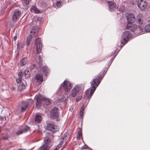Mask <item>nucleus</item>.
Masks as SVG:
<instances>
[{
    "mask_svg": "<svg viewBox=\"0 0 150 150\" xmlns=\"http://www.w3.org/2000/svg\"><path fill=\"white\" fill-rule=\"evenodd\" d=\"M84 110V108L83 107V106L81 108L80 112V117L81 118L83 116Z\"/></svg>",
    "mask_w": 150,
    "mask_h": 150,
    "instance_id": "nucleus-26",
    "label": "nucleus"
},
{
    "mask_svg": "<svg viewBox=\"0 0 150 150\" xmlns=\"http://www.w3.org/2000/svg\"><path fill=\"white\" fill-rule=\"evenodd\" d=\"M82 136V133L81 130L80 129L78 132V135L77 137V139H80L81 137Z\"/></svg>",
    "mask_w": 150,
    "mask_h": 150,
    "instance_id": "nucleus-28",
    "label": "nucleus"
},
{
    "mask_svg": "<svg viewBox=\"0 0 150 150\" xmlns=\"http://www.w3.org/2000/svg\"><path fill=\"white\" fill-rule=\"evenodd\" d=\"M67 133H65L64 135V137L63 138V140H65V141H66V139H67Z\"/></svg>",
    "mask_w": 150,
    "mask_h": 150,
    "instance_id": "nucleus-35",
    "label": "nucleus"
},
{
    "mask_svg": "<svg viewBox=\"0 0 150 150\" xmlns=\"http://www.w3.org/2000/svg\"><path fill=\"white\" fill-rule=\"evenodd\" d=\"M21 14V12L18 10L15 11L13 13L12 20L13 22H16L20 18Z\"/></svg>",
    "mask_w": 150,
    "mask_h": 150,
    "instance_id": "nucleus-10",
    "label": "nucleus"
},
{
    "mask_svg": "<svg viewBox=\"0 0 150 150\" xmlns=\"http://www.w3.org/2000/svg\"><path fill=\"white\" fill-rule=\"evenodd\" d=\"M117 50H115L114 51V52L113 53V57L112 58H111V60H113L115 58L116 56L117 53L119 52V51H117Z\"/></svg>",
    "mask_w": 150,
    "mask_h": 150,
    "instance_id": "nucleus-31",
    "label": "nucleus"
},
{
    "mask_svg": "<svg viewBox=\"0 0 150 150\" xmlns=\"http://www.w3.org/2000/svg\"><path fill=\"white\" fill-rule=\"evenodd\" d=\"M35 67V64H32L30 66V68L31 69H33Z\"/></svg>",
    "mask_w": 150,
    "mask_h": 150,
    "instance_id": "nucleus-39",
    "label": "nucleus"
},
{
    "mask_svg": "<svg viewBox=\"0 0 150 150\" xmlns=\"http://www.w3.org/2000/svg\"><path fill=\"white\" fill-rule=\"evenodd\" d=\"M47 129L51 131L53 133L59 131L58 127L51 124H48L46 127Z\"/></svg>",
    "mask_w": 150,
    "mask_h": 150,
    "instance_id": "nucleus-11",
    "label": "nucleus"
},
{
    "mask_svg": "<svg viewBox=\"0 0 150 150\" xmlns=\"http://www.w3.org/2000/svg\"><path fill=\"white\" fill-rule=\"evenodd\" d=\"M33 101L31 99L24 101H22L19 105L21 110L20 112H24L27 109L28 105H31Z\"/></svg>",
    "mask_w": 150,
    "mask_h": 150,
    "instance_id": "nucleus-4",
    "label": "nucleus"
},
{
    "mask_svg": "<svg viewBox=\"0 0 150 150\" xmlns=\"http://www.w3.org/2000/svg\"><path fill=\"white\" fill-rule=\"evenodd\" d=\"M38 57H39V64H41L42 62H43V61H42V56H41V55H40L38 56Z\"/></svg>",
    "mask_w": 150,
    "mask_h": 150,
    "instance_id": "nucleus-30",
    "label": "nucleus"
},
{
    "mask_svg": "<svg viewBox=\"0 0 150 150\" xmlns=\"http://www.w3.org/2000/svg\"><path fill=\"white\" fill-rule=\"evenodd\" d=\"M28 58L25 57L22 59L20 61V64L21 66H22L26 64L28 62Z\"/></svg>",
    "mask_w": 150,
    "mask_h": 150,
    "instance_id": "nucleus-18",
    "label": "nucleus"
},
{
    "mask_svg": "<svg viewBox=\"0 0 150 150\" xmlns=\"http://www.w3.org/2000/svg\"><path fill=\"white\" fill-rule=\"evenodd\" d=\"M38 30L33 29L30 32V34L27 38L26 44L27 46H29L30 44V41L31 39L34 36H36L38 33Z\"/></svg>",
    "mask_w": 150,
    "mask_h": 150,
    "instance_id": "nucleus-6",
    "label": "nucleus"
},
{
    "mask_svg": "<svg viewBox=\"0 0 150 150\" xmlns=\"http://www.w3.org/2000/svg\"><path fill=\"white\" fill-rule=\"evenodd\" d=\"M17 38V37L16 36H15L13 38V40L14 41H15Z\"/></svg>",
    "mask_w": 150,
    "mask_h": 150,
    "instance_id": "nucleus-43",
    "label": "nucleus"
},
{
    "mask_svg": "<svg viewBox=\"0 0 150 150\" xmlns=\"http://www.w3.org/2000/svg\"><path fill=\"white\" fill-rule=\"evenodd\" d=\"M87 148H88L89 149H91V150H92V149L89 148L88 147V146H87L86 145H85L84 146H83L81 148V149L83 150L84 149H87Z\"/></svg>",
    "mask_w": 150,
    "mask_h": 150,
    "instance_id": "nucleus-33",
    "label": "nucleus"
},
{
    "mask_svg": "<svg viewBox=\"0 0 150 150\" xmlns=\"http://www.w3.org/2000/svg\"><path fill=\"white\" fill-rule=\"evenodd\" d=\"M24 73L26 78H28L30 76L29 70L26 69L24 71Z\"/></svg>",
    "mask_w": 150,
    "mask_h": 150,
    "instance_id": "nucleus-25",
    "label": "nucleus"
},
{
    "mask_svg": "<svg viewBox=\"0 0 150 150\" xmlns=\"http://www.w3.org/2000/svg\"><path fill=\"white\" fill-rule=\"evenodd\" d=\"M51 147L50 144H44L38 148V150H49Z\"/></svg>",
    "mask_w": 150,
    "mask_h": 150,
    "instance_id": "nucleus-16",
    "label": "nucleus"
},
{
    "mask_svg": "<svg viewBox=\"0 0 150 150\" xmlns=\"http://www.w3.org/2000/svg\"><path fill=\"white\" fill-rule=\"evenodd\" d=\"M23 76L22 72H20L18 74V76L19 78H22V76Z\"/></svg>",
    "mask_w": 150,
    "mask_h": 150,
    "instance_id": "nucleus-38",
    "label": "nucleus"
},
{
    "mask_svg": "<svg viewBox=\"0 0 150 150\" xmlns=\"http://www.w3.org/2000/svg\"><path fill=\"white\" fill-rule=\"evenodd\" d=\"M127 19L128 22L127 25H129L135 21L136 18L134 15L130 14L127 16Z\"/></svg>",
    "mask_w": 150,
    "mask_h": 150,
    "instance_id": "nucleus-12",
    "label": "nucleus"
},
{
    "mask_svg": "<svg viewBox=\"0 0 150 150\" xmlns=\"http://www.w3.org/2000/svg\"><path fill=\"white\" fill-rule=\"evenodd\" d=\"M30 129V127L27 126H25L23 129H22L24 133L27 132Z\"/></svg>",
    "mask_w": 150,
    "mask_h": 150,
    "instance_id": "nucleus-29",
    "label": "nucleus"
},
{
    "mask_svg": "<svg viewBox=\"0 0 150 150\" xmlns=\"http://www.w3.org/2000/svg\"><path fill=\"white\" fill-rule=\"evenodd\" d=\"M103 73L101 72L91 82V88L87 90L85 92L87 98L89 100L91 98L93 93L102 80L104 76Z\"/></svg>",
    "mask_w": 150,
    "mask_h": 150,
    "instance_id": "nucleus-1",
    "label": "nucleus"
},
{
    "mask_svg": "<svg viewBox=\"0 0 150 150\" xmlns=\"http://www.w3.org/2000/svg\"><path fill=\"white\" fill-rule=\"evenodd\" d=\"M81 97L80 96H79V97L78 98L76 99V101L77 102H78L81 99Z\"/></svg>",
    "mask_w": 150,
    "mask_h": 150,
    "instance_id": "nucleus-41",
    "label": "nucleus"
},
{
    "mask_svg": "<svg viewBox=\"0 0 150 150\" xmlns=\"http://www.w3.org/2000/svg\"><path fill=\"white\" fill-rule=\"evenodd\" d=\"M23 132L22 129L16 132V134L18 135H19L23 133Z\"/></svg>",
    "mask_w": 150,
    "mask_h": 150,
    "instance_id": "nucleus-32",
    "label": "nucleus"
},
{
    "mask_svg": "<svg viewBox=\"0 0 150 150\" xmlns=\"http://www.w3.org/2000/svg\"><path fill=\"white\" fill-rule=\"evenodd\" d=\"M22 1L26 5H28L29 4V0H22Z\"/></svg>",
    "mask_w": 150,
    "mask_h": 150,
    "instance_id": "nucleus-36",
    "label": "nucleus"
},
{
    "mask_svg": "<svg viewBox=\"0 0 150 150\" xmlns=\"http://www.w3.org/2000/svg\"><path fill=\"white\" fill-rule=\"evenodd\" d=\"M42 119L41 115L37 114L35 115V122L36 123H39L40 122Z\"/></svg>",
    "mask_w": 150,
    "mask_h": 150,
    "instance_id": "nucleus-19",
    "label": "nucleus"
},
{
    "mask_svg": "<svg viewBox=\"0 0 150 150\" xmlns=\"http://www.w3.org/2000/svg\"><path fill=\"white\" fill-rule=\"evenodd\" d=\"M2 119H4V118H3H3H2Z\"/></svg>",
    "mask_w": 150,
    "mask_h": 150,
    "instance_id": "nucleus-47",
    "label": "nucleus"
},
{
    "mask_svg": "<svg viewBox=\"0 0 150 150\" xmlns=\"http://www.w3.org/2000/svg\"><path fill=\"white\" fill-rule=\"evenodd\" d=\"M22 48V46L20 45L19 44H17V49H20Z\"/></svg>",
    "mask_w": 150,
    "mask_h": 150,
    "instance_id": "nucleus-40",
    "label": "nucleus"
},
{
    "mask_svg": "<svg viewBox=\"0 0 150 150\" xmlns=\"http://www.w3.org/2000/svg\"><path fill=\"white\" fill-rule=\"evenodd\" d=\"M16 81L17 83H19L21 82V79L18 78L16 79Z\"/></svg>",
    "mask_w": 150,
    "mask_h": 150,
    "instance_id": "nucleus-37",
    "label": "nucleus"
},
{
    "mask_svg": "<svg viewBox=\"0 0 150 150\" xmlns=\"http://www.w3.org/2000/svg\"><path fill=\"white\" fill-rule=\"evenodd\" d=\"M62 4V3L60 1H58L56 3V5L58 8H60Z\"/></svg>",
    "mask_w": 150,
    "mask_h": 150,
    "instance_id": "nucleus-27",
    "label": "nucleus"
},
{
    "mask_svg": "<svg viewBox=\"0 0 150 150\" xmlns=\"http://www.w3.org/2000/svg\"><path fill=\"white\" fill-rule=\"evenodd\" d=\"M18 86V90L20 91H22L25 88V86L23 83H20V84Z\"/></svg>",
    "mask_w": 150,
    "mask_h": 150,
    "instance_id": "nucleus-23",
    "label": "nucleus"
},
{
    "mask_svg": "<svg viewBox=\"0 0 150 150\" xmlns=\"http://www.w3.org/2000/svg\"><path fill=\"white\" fill-rule=\"evenodd\" d=\"M58 110V108L56 107H54L52 110L51 112V117L53 118L58 117L59 114Z\"/></svg>",
    "mask_w": 150,
    "mask_h": 150,
    "instance_id": "nucleus-14",
    "label": "nucleus"
},
{
    "mask_svg": "<svg viewBox=\"0 0 150 150\" xmlns=\"http://www.w3.org/2000/svg\"><path fill=\"white\" fill-rule=\"evenodd\" d=\"M35 79L37 82L39 83H41L43 81V76L41 74H37L35 76Z\"/></svg>",
    "mask_w": 150,
    "mask_h": 150,
    "instance_id": "nucleus-17",
    "label": "nucleus"
},
{
    "mask_svg": "<svg viewBox=\"0 0 150 150\" xmlns=\"http://www.w3.org/2000/svg\"><path fill=\"white\" fill-rule=\"evenodd\" d=\"M54 150H57V149H54Z\"/></svg>",
    "mask_w": 150,
    "mask_h": 150,
    "instance_id": "nucleus-45",
    "label": "nucleus"
},
{
    "mask_svg": "<svg viewBox=\"0 0 150 150\" xmlns=\"http://www.w3.org/2000/svg\"><path fill=\"white\" fill-rule=\"evenodd\" d=\"M122 46H121V48H122Z\"/></svg>",
    "mask_w": 150,
    "mask_h": 150,
    "instance_id": "nucleus-46",
    "label": "nucleus"
},
{
    "mask_svg": "<svg viewBox=\"0 0 150 150\" xmlns=\"http://www.w3.org/2000/svg\"><path fill=\"white\" fill-rule=\"evenodd\" d=\"M30 10L31 12L35 13H39L40 11L35 6H33L30 7Z\"/></svg>",
    "mask_w": 150,
    "mask_h": 150,
    "instance_id": "nucleus-20",
    "label": "nucleus"
},
{
    "mask_svg": "<svg viewBox=\"0 0 150 150\" xmlns=\"http://www.w3.org/2000/svg\"><path fill=\"white\" fill-rule=\"evenodd\" d=\"M49 69L47 66H45L42 67V71L45 73L46 76H47V74L49 73Z\"/></svg>",
    "mask_w": 150,
    "mask_h": 150,
    "instance_id": "nucleus-22",
    "label": "nucleus"
},
{
    "mask_svg": "<svg viewBox=\"0 0 150 150\" xmlns=\"http://www.w3.org/2000/svg\"><path fill=\"white\" fill-rule=\"evenodd\" d=\"M2 138L4 140H7L8 139V135H6L5 136H3Z\"/></svg>",
    "mask_w": 150,
    "mask_h": 150,
    "instance_id": "nucleus-34",
    "label": "nucleus"
},
{
    "mask_svg": "<svg viewBox=\"0 0 150 150\" xmlns=\"http://www.w3.org/2000/svg\"><path fill=\"white\" fill-rule=\"evenodd\" d=\"M137 5L139 9L142 11H144L146 8L147 3L144 0H136Z\"/></svg>",
    "mask_w": 150,
    "mask_h": 150,
    "instance_id": "nucleus-7",
    "label": "nucleus"
},
{
    "mask_svg": "<svg viewBox=\"0 0 150 150\" xmlns=\"http://www.w3.org/2000/svg\"><path fill=\"white\" fill-rule=\"evenodd\" d=\"M18 150H23L21 149H19Z\"/></svg>",
    "mask_w": 150,
    "mask_h": 150,
    "instance_id": "nucleus-44",
    "label": "nucleus"
},
{
    "mask_svg": "<svg viewBox=\"0 0 150 150\" xmlns=\"http://www.w3.org/2000/svg\"><path fill=\"white\" fill-rule=\"evenodd\" d=\"M81 90V88L80 86H76L71 91V96L73 97H75Z\"/></svg>",
    "mask_w": 150,
    "mask_h": 150,
    "instance_id": "nucleus-13",
    "label": "nucleus"
},
{
    "mask_svg": "<svg viewBox=\"0 0 150 150\" xmlns=\"http://www.w3.org/2000/svg\"><path fill=\"white\" fill-rule=\"evenodd\" d=\"M131 36L129 32L125 31L124 32L122 35L121 44L123 45L125 44L129 40Z\"/></svg>",
    "mask_w": 150,
    "mask_h": 150,
    "instance_id": "nucleus-5",
    "label": "nucleus"
},
{
    "mask_svg": "<svg viewBox=\"0 0 150 150\" xmlns=\"http://www.w3.org/2000/svg\"><path fill=\"white\" fill-rule=\"evenodd\" d=\"M144 31L150 32V21L149 22L148 24L145 26Z\"/></svg>",
    "mask_w": 150,
    "mask_h": 150,
    "instance_id": "nucleus-21",
    "label": "nucleus"
},
{
    "mask_svg": "<svg viewBox=\"0 0 150 150\" xmlns=\"http://www.w3.org/2000/svg\"><path fill=\"white\" fill-rule=\"evenodd\" d=\"M108 8L111 11H113L116 8V4L112 2H109L108 4Z\"/></svg>",
    "mask_w": 150,
    "mask_h": 150,
    "instance_id": "nucleus-15",
    "label": "nucleus"
},
{
    "mask_svg": "<svg viewBox=\"0 0 150 150\" xmlns=\"http://www.w3.org/2000/svg\"><path fill=\"white\" fill-rule=\"evenodd\" d=\"M144 18L142 16V14H139L138 15L137 18V22L138 24V26L136 25H133L132 26V24H130L129 25H127L126 28L127 29L130 28V30L133 32H135L136 31H138L136 32V33H141V32L139 31L144 32Z\"/></svg>",
    "mask_w": 150,
    "mask_h": 150,
    "instance_id": "nucleus-2",
    "label": "nucleus"
},
{
    "mask_svg": "<svg viewBox=\"0 0 150 150\" xmlns=\"http://www.w3.org/2000/svg\"><path fill=\"white\" fill-rule=\"evenodd\" d=\"M63 141H61V142H60V143L59 144V145L61 146L62 145V144H63Z\"/></svg>",
    "mask_w": 150,
    "mask_h": 150,
    "instance_id": "nucleus-42",
    "label": "nucleus"
},
{
    "mask_svg": "<svg viewBox=\"0 0 150 150\" xmlns=\"http://www.w3.org/2000/svg\"><path fill=\"white\" fill-rule=\"evenodd\" d=\"M35 100L36 101V105L37 106H41L42 105L45 108L50 105L52 102L51 100L49 99L45 98H42L39 96L36 97Z\"/></svg>",
    "mask_w": 150,
    "mask_h": 150,
    "instance_id": "nucleus-3",
    "label": "nucleus"
},
{
    "mask_svg": "<svg viewBox=\"0 0 150 150\" xmlns=\"http://www.w3.org/2000/svg\"><path fill=\"white\" fill-rule=\"evenodd\" d=\"M41 41L40 38H38L36 39L35 42L36 47V53L37 54H40L41 51L42 45Z\"/></svg>",
    "mask_w": 150,
    "mask_h": 150,
    "instance_id": "nucleus-8",
    "label": "nucleus"
},
{
    "mask_svg": "<svg viewBox=\"0 0 150 150\" xmlns=\"http://www.w3.org/2000/svg\"><path fill=\"white\" fill-rule=\"evenodd\" d=\"M44 144H50V143L51 142L50 138L48 137H46L44 138Z\"/></svg>",
    "mask_w": 150,
    "mask_h": 150,
    "instance_id": "nucleus-24",
    "label": "nucleus"
},
{
    "mask_svg": "<svg viewBox=\"0 0 150 150\" xmlns=\"http://www.w3.org/2000/svg\"><path fill=\"white\" fill-rule=\"evenodd\" d=\"M2 119H4V118H3H3H2Z\"/></svg>",
    "mask_w": 150,
    "mask_h": 150,
    "instance_id": "nucleus-48",
    "label": "nucleus"
},
{
    "mask_svg": "<svg viewBox=\"0 0 150 150\" xmlns=\"http://www.w3.org/2000/svg\"><path fill=\"white\" fill-rule=\"evenodd\" d=\"M62 88L65 91L68 92L71 88V84L70 82L65 80L61 84Z\"/></svg>",
    "mask_w": 150,
    "mask_h": 150,
    "instance_id": "nucleus-9",
    "label": "nucleus"
}]
</instances>
